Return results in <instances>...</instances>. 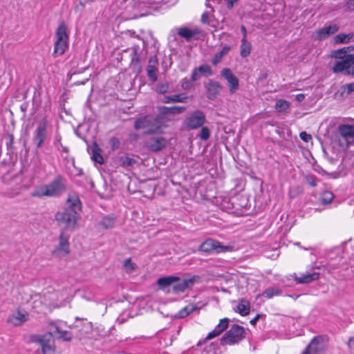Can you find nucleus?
Instances as JSON below:
<instances>
[{"instance_id":"obj_30","label":"nucleus","mask_w":354,"mask_h":354,"mask_svg":"<svg viewBox=\"0 0 354 354\" xmlns=\"http://www.w3.org/2000/svg\"><path fill=\"white\" fill-rule=\"evenodd\" d=\"M230 50L231 46L230 45H225L221 51L214 55L212 59V64L214 66L217 65L221 61L223 57L227 55L230 51Z\"/></svg>"},{"instance_id":"obj_16","label":"nucleus","mask_w":354,"mask_h":354,"mask_svg":"<svg viewBox=\"0 0 354 354\" xmlns=\"http://www.w3.org/2000/svg\"><path fill=\"white\" fill-rule=\"evenodd\" d=\"M322 338L315 337L301 354H320L323 351Z\"/></svg>"},{"instance_id":"obj_54","label":"nucleus","mask_w":354,"mask_h":354,"mask_svg":"<svg viewBox=\"0 0 354 354\" xmlns=\"http://www.w3.org/2000/svg\"><path fill=\"white\" fill-rule=\"evenodd\" d=\"M168 109H169V107L167 106H162L160 108L161 113L165 115L171 114V111Z\"/></svg>"},{"instance_id":"obj_35","label":"nucleus","mask_w":354,"mask_h":354,"mask_svg":"<svg viewBox=\"0 0 354 354\" xmlns=\"http://www.w3.org/2000/svg\"><path fill=\"white\" fill-rule=\"evenodd\" d=\"M334 198V194L330 191H325L322 193L321 197V203L322 205H328L332 202Z\"/></svg>"},{"instance_id":"obj_2","label":"nucleus","mask_w":354,"mask_h":354,"mask_svg":"<svg viewBox=\"0 0 354 354\" xmlns=\"http://www.w3.org/2000/svg\"><path fill=\"white\" fill-rule=\"evenodd\" d=\"M69 46V33L66 24L62 21L55 31V41L52 55L54 57L62 55Z\"/></svg>"},{"instance_id":"obj_49","label":"nucleus","mask_w":354,"mask_h":354,"mask_svg":"<svg viewBox=\"0 0 354 354\" xmlns=\"http://www.w3.org/2000/svg\"><path fill=\"white\" fill-rule=\"evenodd\" d=\"M299 137L303 141L306 142H308L312 140L311 135L307 133L306 131L301 132L299 134Z\"/></svg>"},{"instance_id":"obj_50","label":"nucleus","mask_w":354,"mask_h":354,"mask_svg":"<svg viewBox=\"0 0 354 354\" xmlns=\"http://www.w3.org/2000/svg\"><path fill=\"white\" fill-rule=\"evenodd\" d=\"M344 91H346V93L348 95L351 94L352 92L354 91V82L347 84L343 86Z\"/></svg>"},{"instance_id":"obj_64","label":"nucleus","mask_w":354,"mask_h":354,"mask_svg":"<svg viewBox=\"0 0 354 354\" xmlns=\"http://www.w3.org/2000/svg\"><path fill=\"white\" fill-rule=\"evenodd\" d=\"M207 339H206V338H205V339H203V341H199V342H198V344H197V346H201L202 344H203L206 342V340H207Z\"/></svg>"},{"instance_id":"obj_12","label":"nucleus","mask_w":354,"mask_h":354,"mask_svg":"<svg viewBox=\"0 0 354 354\" xmlns=\"http://www.w3.org/2000/svg\"><path fill=\"white\" fill-rule=\"evenodd\" d=\"M221 76L227 82L229 91L231 94L236 92L239 87V81L230 68H223L221 72Z\"/></svg>"},{"instance_id":"obj_14","label":"nucleus","mask_w":354,"mask_h":354,"mask_svg":"<svg viewBox=\"0 0 354 354\" xmlns=\"http://www.w3.org/2000/svg\"><path fill=\"white\" fill-rule=\"evenodd\" d=\"M167 145V140L162 136H154L150 138L145 142L147 148L153 152L159 151Z\"/></svg>"},{"instance_id":"obj_15","label":"nucleus","mask_w":354,"mask_h":354,"mask_svg":"<svg viewBox=\"0 0 354 354\" xmlns=\"http://www.w3.org/2000/svg\"><path fill=\"white\" fill-rule=\"evenodd\" d=\"M339 29V27L336 24H330L328 26L326 25L315 32V39L317 40L325 39L329 36L335 34Z\"/></svg>"},{"instance_id":"obj_11","label":"nucleus","mask_w":354,"mask_h":354,"mask_svg":"<svg viewBox=\"0 0 354 354\" xmlns=\"http://www.w3.org/2000/svg\"><path fill=\"white\" fill-rule=\"evenodd\" d=\"M198 275H194L190 278L180 279L172 285L173 292L176 294L184 292L187 289L192 288L194 283L199 280Z\"/></svg>"},{"instance_id":"obj_36","label":"nucleus","mask_w":354,"mask_h":354,"mask_svg":"<svg viewBox=\"0 0 354 354\" xmlns=\"http://www.w3.org/2000/svg\"><path fill=\"white\" fill-rule=\"evenodd\" d=\"M120 162L122 167H133L136 163V160L129 156H121L120 158Z\"/></svg>"},{"instance_id":"obj_32","label":"nucleus","mask_w":354,"mask_h":354,"mask_svg":"<svg viewBox=\"0 0 354 354\" xmlns=\"http://www.w3.org/2000/svg\"><path fill=\"white\" fill-rule=\"evenodd\" d=\"M251 50H252L251 44L247 40V39H242L241 50H240L241 56L243 58L248 57L250 54Z\"/></svg>"},{"instance_id":"obj_13","label":"nucleus","mask_w":354,"mask_h":354,"mask_svg":"<svg viewBox=\"0 0 354 354\" xmlns=\"http://www.w3.org/2000/svg\"><path fill=\"white\" fill-rule=\"evenodd\" d=\"M64 209L68 212L74 211L76 214H79L81 211L82 203L76 193L72 192L68 194Z\"/></svg>"},{"instance_id":"obj_8","label":"nucleus","mask_w":354,"mask_h":354,"mask_svg":"<svg viewBox=\"0 0 354 354\" xmlns=\"http://www.w3.org/2000/svg\"><path fill=\"white\" fill-rule=\"evenodd\" d=\"M206 121L205 113L200 110H196L187 115L183 124L188 130H194L203 126Z\"/></svg>"},{"instance_id":"obj_53","label":"nucleus","mask_w":354,"mask_h":354,"mask_svg":"<svg viewBox=\"0 0 354 354\" xmlns=\"http://www.w3.org/2000/svg\"><path fill=\"white\" fill-rule=\"evenodd\" d=\"M346 7L349 10H354V0H348Z\"/></svg>"},{"instance_id":"obj_31","label":"nucleus","mask_w":354,"mask_h":354,"mask_svg":"<svg viewBox=\"0 0 354 354\" xmlns=\"http://www.w3.org/2000/svg\"><path fill=\"white\" fill-rule=\"evenodd\" d=\"M250 302L245 299H241L237 305V310L241 316L248 315L250 313Z\"/></svg>"},{"instance_id":"obj_61","label":"nucleus","mask_w":354,"mask_h":354,"mask_svg":"<svg viewBox=\"0 0 354 354\" xmlns=\"http://www.w3.org/2000/svg\"><path fill=\"white\" fill-rule=\"evenodd\" d=\"M348 57L349 58V60L351 62V65L354 64V55L353 54H348Z\"/></svg>"},{"instance_id":"obj_37","label":"nucleus","mask_w":354,"mask_h":354,"mask_svg":"<svg viewBox=\"0 0 354 354\" xmlns=\"http://www.w3.org/2000/svg\"><path fill=\"white\" fill-rule=\"evenodd\" d=\"M348 48H342L338 50H333L331 56L337 59H345L347 56Z\"/></svg>"},{"instance_id":"obj_24","label":"nucleus","mask_w":354,"mask_h":354,"mask_svg":"<svg viewBox=\"0 0 354 354\" xmlns=\"http://www.w3.org/2000/svg\"><path fill=\"white\" fill-rule=\"evenodd\" d=\"M157 64V59L156 57H154V59L151 58L149 60V64L147 67V75L153 82H156L158 79V68L156 66V64Z\"/></svg>"},{"instance_id":"obj_7","label":"nucleus","mask_w":354,"mask_h":354,"mask_svg":"<svg viewBox=\"0 0 354 354\" xmlns=\"http://www.w3.org/2000/svg\"><path fill=\"white\" fill-rule=\"evenodd\" d=\"M61 322L47 320L46 322V327L48 329V332L50 333V335L53 337L55 336L56 338L60 339L65 342H70L73 338L71 332L66 330H62L60 326Z\"/></svg>"},{"instance_id":"obj_41","label":"nucleus","mask_w":354,"mask_h":354,"mask_svg":"<svg viewBox=\"0 0 354 354\" xmlns=\"http://www.w3.org/2000/svg\"><path fill=\"white\" fill-rule=\"evenodd\" d=\"M199 73L201 74H205L207 75H212V71L211 67L209 65L203 64L197 68Z\"/></svg>"},{"instance_id":"obj_57","label":"nucleus","mask_w":354,"mask_h":354,"mask_svg":"<svg viewBox=\"0 0 354 354\" xmlns=\"http://www.w3.org/2000/svg\"><path fill=\"white\" fill-rule=\"evenodd\" d=\"M239 0H229L227 3V8L230 9L233 7L234 4L237 2Z\"/></svg>"},{"instance_id":"obj_5","label":"nucleus","mask_w":354,"mask_h":354,"mask_svg":"<svg viewBox=\"0 0 354 354\" xmlns=\"http://www.w3.org/2000/svg\"><path fill=\"white\" fill-rule=\"evenodd\" d=\"M245 334V328L243 326L234 324L221 338V344L225 346L227 344L232 345L236 344L244 338Z\"/></svg>"},{"instance_id":"obj_34","label":"nucleus","mask_w":354,"mask_h":354,"mask_svg":"<svg viewBox=\"0 0 354 354\" xmlns=\"http://www.w3.org/2000/svg\"><path fill=\"white\" fill-rule=\"evenodd\" d=\"M353 36V33H340L335 35L333 40L335 44H347L351 41Z\"/></svg>"},{"instance_id":"obj_47","label":"nucleus","mask_w":354,"mask_h":354,"mask_svg":"<svg viewBox=\"0 0 354 354\" xmlns=\"http://www.w3.org/2000/svg\"><path fill=\"white\" fill-rule=\"evenodd\" d=\"M124 266L129 272H132L136 268V265L131 262V259H127L124 261Z\"/></svg>"},{"instance_id":"obj_6","label":"nucleus","mask_w":354,"mask_h":354,"mask_svg":"<svg viewBox=\"0 0 354 354\" xmlns=\"http://www.w3.org/2000/svg\"><path fill=\"white\" fill-rule=\"evenodd\" d=\"M134 128L136 130L146 129V133H153L160 130V126L158 124L157 118L146 115L140 117L135 121Z\"/></svg>"},{"instance_id":"obj_23","label":"nucleus","mask_w":354,"mask_h":354,"mask_svg":"<svg viewBox=\"0 0 354 354\" xmlns=\"http://www.w3.org/2000/svg\"><path fill=\"white\" fill-rule=\"evenodd\" d=\"M351 66V64L347 55L343 60L337 62L334 65L333 70L334 73H341L345 71L347 74V71L350 70Z\"/></svg>"},{"instance_id":"obj_20","label":"nucleus","mask_w":354,"mask_h":354,"mask_svg":"<svg viewBox=\"0 0 354 354\" xmlns=\"http://www.w3.org/2000/svg\"><path fill=\"white\" fill-rule=\"evenodd\" d=\"M229 319L223 318L220 320L219 324L214 328V329L209 333L206 339H213L222 333L228 326Z\"/></svg>"},{"instance_id":"obj_10","label":"nucleus","mask_w":354,"mask_h":354,"mask_svg":"<svg viewBox=\"0 0 354 354\" xmlns=\"http://www.w3.org/2000/svg\"><path fill=\"white\" fill-rule=\"evenodd\" d=\"M230 246L223 245L219 241L212 239H207L199 246V250L206 253L224 252L230 250Z\"/></svg>"},{"instance_id":"obj_55","label":"nucleus","mask_w":354,"mask_h":354,"mask_svg":"<svg viewBox=\"0 0 354 354\" xmlns=\"http://www.w3.org/2000/svg\"><path fill=\"white\" fill-rule=\"evenodd\" d=\"M348 346L351 349H354V337L349 338L348 342Z\"/></svg>"},{"instance_id":"obj_28","label":"nucleus","mask_w":354,"mask_h":354,"mask_svg":"<svg viewBox=\"0 0 354 354\" xmlns=\"http://www.w3.org/2000/svg\"><path fill=\"white\" fill-rule=\"evenodd\" d=\"M198 307L196 304H190L183 308H182L178 312V313L176 315V318H185L187 316H188L191 313L194 312L195 310H198Z\"/></svg>"},{"instance_id":"obj_48","label":"nucleus","mask_w":354,"mask_h":354,"mask_svg":"<svg viewBox=\"0 0 354 354\" xmlns=\"http://www.w3.org/2000/svg\"><path fill=\"white\" fill-rule=\"evenodd\" d=\"M193 86L192 81L187 78H184L181 81V86L183 89H189Z\"/></svg>"},{"instance_id":"obj_27","label":"nucleus","mask_w":354,"mask_h":354,"mask_svg":"<svg viewBox=\"0 0 354 354\" xmlns=\"http://www.w3.org/2000/svg\"><path fill=\"white\" fill-rule=\"evenodd\" d=\"M101 149L97 145L96 142H94L91 147V159L95 162H97L100 165L104 164V158L100 153Z\"/></svg>"},{"instance_id":"obj_3","label":"nucleus","mask_w":354,"mask_h":354,"mask_svg":"<svg viewBox=\"0 0 354 354\" xmlns=\"http://www.w3.org/2000/svg\"><path fill=\"white\" fill-rule=\"evenodd\" d=\"M29 341L37 344L41 347L42 354H53L55 352V340L48 332L41 335H30Z\"/></svg>"},{"instance_id":"obj_62","label":"nucleus","mask_w":354,"mask_h":354,"mask_svg":"<svg viewBox=\"0 0 354 354\" xmlns=\"http://www.w3.org/2000/svg\"><path fill=\"white\" fill-rule=\"evenodd\" d=\"M346 48H348L346 55L352 54L351 53L354 51V46H346Z\"/></svg>"},{"instance_id":"obj_40","label":"nucleus","mask_w":354,"mask_h":354,"mask_svg":"<svg viewBox=\"0 0 354 354\" xmlns=\"http://www.w3.org/2000/svg\"><path fill=\"white\" fill-rule=\"evenodd\" d=\"M199 137L202 140H207L210 137V131L207 127H201V130L199 133Z\"/></svg>"},{"instance_id":"obj_42","label":"nucleus","mask_w":354,"mask_h":354,"mask_svg":"<svg viewBox=\"0 0 354 354\" xmlns=\"http://www.w3.org/2000/svg\"><path fill=\"white\" fill-rule=\"evenodd\" d=\"M14 319L16 320L15 322V325H19L27 320L26 316L20 312L17 313V315L14 317Z\"/></svg>"},{"instance_id":"obj_17","label":"nucleus","mask_w":354,"mask_h":354,"mask_svg":"<svg viewBox=\"0 0 354 354\" xmlns=\"http://www.w3.org/2000/svg\"><path fill=\"white\" fill-rule=\"evenodd\" d=\"M178 35L185 39L187 41H190L193 38L201 33V30L198 28L190 29L187 27H180L177 29Z\"/></svg>"},{"instance_id":"obj_44","label":"nucleus","mask_w":354,"mask_h":354,"mask_svg":"<svg viewBox=\"0 0 354 354\" xmlns=\"http://www.w3.org/2000/svg\"><path fill=\"white\" fill-rule=\"evenodd\" d=\"M109 143L111 147V149L113 151L118 149L120 145L119 139L115 137L111 138Z\"/></svg>"},{"instance_id":"obj_46","label":"nucleus","mask_w":354,"mask_h":354,"mask_svg":"<svg viewBox=\"0 0 354 354\" xmlns=\"http://www.w3.org/2000/svg\"><path fill=\"white\" fill-rule=\"evenodd\" d=\"M305 179L306 183L311 187L317 186V178L314 175H307Z\"/></svg>"},{"instance_id":"obj_56","label":"nucleus","mask_w":354,"mask_h":354,"mask_svg":"<svg viewBox=\"0 0 354 354\" xmlns=\"http://www.w3.org/2000/svg\"><path fill=\"white\" fill-rule=\"evenodd\" d=\"M241 30L243 34L242 39H247V30H246V28L245 27V26L242 25L241 26Z\"/></svg>"},{"instance_id":"obj_25","label":"nucleus","mask_w":354,"mask_h":354,"mask_svg":"<svg viewBox=\"0 0 354 354\" xmlns=\"http://www.w3.org/2000/svg\"><path fill=\"white\" fill-rule=\"evenodd\" d=\"M59 243L57 248V250L63 251L66 254L70 253V248L68 243V236L66 235L64 232L60 233L59 237Z\"/></svg>"},{"instance_id":"obj_60","label":"nucleus","mask_w":354,"mask_h":354,"mask_svg":"<svg viewBox=\"0 0 354 354\" xmlns=\"http://www.w3.org/2000/svg\"><path fill=\"white\" fill-rule=\"evenodd\" d=\"M28 107V104L26 103H24L21 105L20 109L21 110L25 113Z\"/></svg>"},{"instance_id":"obj_52","label":"nucleus","mask_w":354,"mask_h":354,"mask_svg":"<svg viewBox=\"0 0 354 354\" xmlns=\"http://www.w3.org/2000/svg\"><path fill=\"white\" fill-rule=\"evenodd\" d=\"M131 55H132V59H131L132 62H138L139 61V55H138L137 50L136 48H133L132 50Z\"/></svg>"},{"instance_id":"obj_45","label":"nucleus","mask_w":354,"mask_h":354,"mask_svg":"<svg viewBox=\"0 0 354 354\" xmlns=\"http://www.w3.org/2000/svg\"><path fill=\"white\" fill-rule=\"evenodd\" d=\"M169 110L171 111V114H179L184 112L186 108L185 106H174L169 107Z\"/></svg>"},{"instance_id":"obj_21","label":"nucleus","mask_w":354,"mask_h":354,"mask_svg":"<svg viewBox=\"0 0 354 354\" xmlns=\"http://www.w3.org/2000/svg\"><path fill=\"white\" fill-rule=\"evenodd\" d=\"M319 277V273L314 272L313 273L302 274L300 277H295V281L297 283H308L317 280Z\"/></svg>"},{"instance_id":"obj_59","label":"nucleus","mask_w":354,"mask_h":354,"mask_svg":"<svg viewBox=\"0 0 354 354\" xmlns=\"http://www.w3.org/2000/svg\"><path fill=\"white\" fill-rule=\"evenodd\" d=\"M260 317V315H257L255 317H254L251 321H250V324L252 325H255L257 322L259 320Z\"/></svg>"},{"instance_id":"obj_9","label":"nucleus","mask_w":354,"mask_h":354,"mask_svg":"<svg viewBox=\"0 0 354 354\" xmlns=\"http://www.w3.org/2000/svg\"><path fill=\"white\" fill-rule=\"evenodd\" d=\"M48 121L46 117H44L37 123V127L33 132L32 140L36 145L37 148L41 147L48 136Z\"/></svg>"},{"instance_id":"obj_38","label":"nucleus","mask_w":354,"mask_h":354,"mask_svg":"<svg viewBox=\"0 0 354 354\" xmlns=\"http://www.w3.org/2000/svg\"><path fill=\"white\" fill-rule=\"evenodd\" d=\"M214 12L213 8H210L209 10H206L201 16V22L204 24H209V17L213 15Z\"/></svg>"},{"instance_id":"obj_63","label":"nucleus","mask_w":354,"mask_h":354,"mask_svg":"<svg viewBox=\"0 0 354 354\" xmlns=\"http://www.w3.org/2000/svg\"><path fill=\"white\" fill-rule=\"evenodd\" d=\"M348 75H354V66L351 68L350 70L347 71Z\"/></svg>"},{"instance_id":"obj_26","label":"nucleus","mask_w":354,"mask_h":354,"mask_svg":"<svg viewBox=\"0 0 354 354\" xmlns=\"http://www.w3.org/2000/svg\"><path fill=\"white\" fill-rule=\"evenodd\" d=\"M117 220L116 216L109 214L104 216L99 223V225L104 229H111L114 227Z\"/></svg>"},{"instance_id":"obj_1","label":"nucleus","mask_w":354,"mask_h":354,"mask_svg":"<svg viewBox=\"0 0 354 354\" xmlns=\"http://www.w3.org/2000/svg\"><path fill=\"white\" fill-rule=\"evenodd\" d=\"M66 189L65 178L58 175L48 184L37 187L30 195L37 198L59 197L66 191Z\"/></svg>"},{"instance_id":"obj_4","label":"nucleus","mask_w":354,"mask_h":354,"mask_svg":"<svg viewBox=\"0 0 354 354\" xmlns=\"http://www.w3.org/2000/svg\"><path fill=\"white\" fill-rule=\"evenodd\" d=\"M55 218L59 226L62 227L64 230L73 231L75 229L80 216V214H76L74 211L68 212L63 209L57 212Z\"/></svg>"},{"instance_id":"obj_58","label":"nucleus","mask_w":354,"mask_h":354,"mask_svg":"<svg viewBox=\"0 0 354 354\" xmlns=\"http://www.w3.org/2000/svg\"><path fill=\"white\" fill-rule=\"evenodd\" d=\"M304 98H305V95L303 93H299V94L297 95V96H296V99L299 102L303 101L304 100Z\"/></svg>"},{"instance_id":"obj_43","label":"nucleus","mask_w":354,"mask_h":354,"mask_svg":"<svg viewBox=\"0 0 354 354\" xmlns=\"http://www.w3.org/2000/svg\"><path fill=\"white\" fill-rule=\"evenodd\" d=\"M169 87L168 83L160 84L156 87V92L160 94H165L168 91Z\"/></svg>"},{"instance_id":"obj_22","label":"nucleus","mask_w":354,"mask_h":354,"mask_svg":"<svg viewBox=\"0 0 354 354\" xmlns=\"http://www.w3.org/2000/svg\"><path fill=\"white\" fill-rule=\"evenodd\" d=\"M179 280V277L176 276H167L160 277L157 280V285L161 290H165L166 288L173 285L174 282Z\"/></svg>"},{"instance_id":"obj_51","label":"nucleus","mask_w":354,"mask_h":354,"mask_svg":"<svg viewBox=\"0 0 354 354\" xmlns=\"http://www.w3.org/2000/svg\"><path fill=\"white\" fill-rule=\"evenodd\" d=\"M200 77V73L197 68H194L192 71V76H191V81L195 82Z\"/></svg>"},{"instance_id":"obj_18","label":"nucleus","mask_w":354,"mask_h":354,"mask_svg":"<svg viewBox=\"0 0 354 354\" xmlns=\"http://www.w3.org/2000/svg\"><path fill=\"white\" fill-rule=\"evenodd\" d=\"M338 131L340 136L350 144L351 140H354V125L353 124H341L338 127Z\"/></svg>"},{"instance_id":"obj_39","label":"nucleus","mask_w":354,"mask_h":354,"mask_svg":"<svg viewBox=\"0 0 354 354\" xmlns=\"http://www.w3.org/2000/svg\"><path fill=\"white\" fill-rule=\"evenodd\" d=\"M289 108V103L284 100H279L275 104V109L278 111H283Z\"/></svg>"},{"instance_id":"obj_33","label":"nucleus","mask_w":354,"mask_h":354,"mask_svg":"<svg viewBox=\"0 0 354 354\" xmlns=\"http://www.w3.org/2000/svg\"><path fill=\"white\" fill-rule=\"evenodd\" d=\"M283 291L281 289L277 287H271L266 289L261 294L262 297H266L267 299H271L274 296H279L282 294Z\"/></svg>"},{"instance_id":"obj_29","label":"nucleus","mask_w":354,"mask_h":354,"mask_svg":"<svg viewBox=\"0 0 354 354\" xmlns=\"http://www.w3.org/2000/svg\"><path fill=\"white\" fill-rule=\"evenodd\" d=\"M187 96L183 94H176L171 96H164L162 102L164 103L186 102Z\"/></svg>"},{"instance_id":"obj_19","label":"nucleus","mask_w":354,"mask_h":354,"mask_svg":"<svg viewBox=\"0 0 354 354\" xmlns=\"http://www.w3.org/2000/svg\"><path fill=\"white\" fill-rule=\"evenodd\" d=\"M206 88L207 98L209 100H214L220 93L222 86L218 82L210 80Z\"/></svg>"}]
</instances>
